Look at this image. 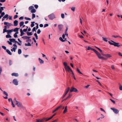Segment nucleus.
Segmentation results:
<instances>
[{
	"mask_svg": "<svg viewBox=\"0 0 122 122\" xmlns=\"http://www.w3.org/2000/svg\"><path fill=\"white\" fill-rule=\"evenodd\" d=\"M111 41L112 42H113V43H112L110 41H108V42L110 44L112 45H113L115 46H117L118 47H119L121 46V45H118L119 43H117L112 40H111Z\"/></svg>",
	"mask_w": 122,
	"mask_h": 122,
	"instance_id": "1",
	"label": "nucleus"
},
{
	"mask_svg": "<svg viewBox=\"0 0 122 122\" xmlns=\"http://www.w3.org/2000/svg\"><path fill=\"white\" fill-rule=\"evenodd\" d=\"M48 16L50 20H53L55 18L54 14L53 13H52L51 14L49 15Z\"/></svg>",
	"mask_w": 122,
	"mask_h": 122,
	"instance_id": "2",
	"label": "nucleus"
},
{
	"mask_svg": "<svg viewBox=\"0 0 122 122\" xmlns=\"http://www.w3.org/2000/svg\"><path fill=\"white\" fill-rule=\"evenodd\" d=\"M70 91V92H78L77 89L76 88H74L73 87H72L71 88Z\"/></svg>",
	"mask_w": 122,
	"mask_h": 122,
	"instance_id": "3",
	"label": "nucleus"
},
{
	"mask_svg": "<svg viewBox=\"0 0 122 122\" xmlns=\"http://www.w3.org/2000/svg\"><path fill=\"white\" fill-rule=\"evenodd\" d=\"M65 69L66 71H68L69 72L71 71L72 72L73 71L70 67L69 66H67L65 68Z\"/></svg>",
	"mask_w": 122,
	"mask_h": 122,
	"instance_id": "4",
	"label": "nucleus"
},
{
	"mask_svg": "<svg viewBox=\"0 0 122 122\" xmlns=\"http://www.w3.org/2000/svg\"><path fill=\"white\" fill-rule=\"evenodd\" d=\"M70 89V88L69 87H68L65 90V94L63 95L62 96V98H63L67 94L68 92H69Z\"/></svg>",
	"mask_w": 122,
	"mask_h": 122,
	"instance_id": "5",
	"label": "nucleus"
},
{
	"mask_svg": "<svg viewBox=\"0 0 122 122\" xmlns=\"http://www.w3.org/2000/svg\"><path fill=\"white\" fill-rule=\"evenodd\" d=\"M111 109L113 111V112L116 114H117L119 113V110L117 109L114 108H111Z\"/></svg>",
	"mask_w": 122,
	"mask_h": 122,
	"instance_id": "6",
	"label": "nucleus"
},
{
	"mask_svg": "<svg viewBox=\"0 0 122 122\" xmlns=\"http://www.w3.org/2000/svg\"><path fill=\"white\" fill-rule=\"evenodd\" d=\"M4 25H6L7 26L8 28H9L11 25H11V23L7 22H4Z\"/></svg>",
	"mask_w": 122,
	"mask_h": 122,
	"instance_id": "7",
	"label": "nucleus"
},
{
	"mask_svg": "<svg viewBox=\"0 0 122 122\" xmlns=\"http://www.w3.org/2000/svg\"><path fill=\"white\" fill-rule=\"evenodd\" d=\"M13 83L15 85H18V82L17 79H14L13 80Z\"/></svg>",
	"mask_w": 122,
	"mask_h": 122,
	"instance_id": "8",
	"label": "nucleus"
},
{
	"mask_svg": "<svg viewBox=\"0 0 122 122\" xmlns=\"http://www.w3.org/2000/svg\"><path fill=\"white\" fill-rule=\"evenodd\" d=\"M13 31V29L11 30H6L5 31V32H7V34H10L11 32Z\"/></svg>",
	"mask_w": 122,
	"mask_h": 122,
	"instance_id": "9",
	"label": "nucleus"
},
{
	"mask_svg": "<svg viewBox=\"0 0 122 122\" xmlns=\"http://www.w3.org/2000/svg\"><path fill=\"white\" fill-rule=\"evenodd\" d=\"M16 105L17 106L19 107L23 106L22 104L20 103V102L18 101H16Z\"/></svg>",
	"mask_w": 122,
	"mask_h": 122,
	"instance_id": "10",
	"label": "nucleus"
},
{
	"mask_svg": "<svg viewBox=\"0 0 122 122\" xmlns=\"http://www.w3.org/2000/svg\"><path fill=\"white\" fill-rule=\"evenodd\" d=\"M45 119L44 118L41 119H37L36 121L35 122H43L44 121V119Z\"/></svg>",
	"mask_w": 122,
	"mask_h": 122,
	"instance_id": "11",
	"label": "nucleus"
},
{
	"mask_svg": "<svg viewBox=\"0 0 122 122\" xmlns=\"http://www.w3.org/2000/svg\"><path fill=\"white\" fill-rule=\"evenodd\" d=\"M62 105H60V106L56 108V109H55L52 112L53 113H54L58 109H59V108H61L62 107Z\"/></svg>",
	"mask_w": 122,
	"mask_h": 122,
	"instance_id": "12",
	"label": "nucleus"
},
{
	"mask_svg": "<svg viewBox=\"0 0 122 122\" xmlns=\"http://www.w3.org/2000/svg\"><path fill=\"white\" fill-rule=\"evenodd\" d=\"M63 25L62 24L59 25H58V28L59 30L61 31L63 28Z\"/></svg>",
	"mask_w": 122,
	"mask_h": 122,
	"instance_id": "13",
	"label": "nucleus"
},
{
	"mask_svg": "<svg viewBox=\"0 0 122 122\" xmlns=\"http://www.w3.org/2000/svg\"><path fill=\"white\" fill-rule=\"evenodd\" d=\"M18 21L17 20H15L14 22V25L15 26H16L18 25Z\"/></svg>",
	"mask_w": 122,
	"mask_h": 122,
	"instance_id": "14",
	"label": "nucleus"
},
{
	"mask_svg": "<svg viewBox=\"0 0 122 122\" xmlns=\"http://www.w3.org/2000/svg\"><path fill=\"white\" fill-rule=\"evenodd\" d=\"M53 117L52 116H51L49 118H44L45 119H44V121H48L49 120L51 119Z\"/></svg>",
	"mask_w": 122,
	"mask_h": 122,
	"instance_id": "15",
	"label": "nucleus"
},
{
	"mask_svg": "<svg viewBox=\"0 0 122 122\" xmlns=\"http://www.w3.org/2000/svg\"><path fill=\"white\" fill-rule=\"evenodd\" d=\"M53 117L52 116H51L49 118H44L45 119H44V121H48L49 120L51 119Z\"/></svg>",
	"mask_w": 122,
	"mask_h": 122,
	"instance_id": "16",
	"label": "nucleus"
},
{
	"mask_svg": "<svg viewBox=\"0 0 122 122\" xmlns=\"http://www.w3.org/2000/svg\"><path fill=\"white\" fill-rule=\"evenodd\" d=\"M53 117L52 116H51L49 118H44L45 119H44V121H48L49 120L51 119Z\"/></svg>",
	"mask_w": 122,
	"mask_h": 122,
	"instance_id": "17",
	"label": "nucleus"
},
{
	"mask_svg": "<svg viewBox=\"0 0 122 122\" xmlns=\"http://www.w3.org/2000/svg\"><path fill=\"white\" fill-rule=\"evenodd\" d=\"M53 117L52 116H51L49 118H44L45 119H44V121H48L49 120L51 119Z\"/></svg>",
	"mask_w": 122,
	"mask_h": 122,
	"instance_id": "18",
	"label": "nucleus"
},
{
	"mask_svg": "<svg viewBox=\"0 0 122 122\" xmlns=\"http://www.w3.org/2000/svg\"><path fill=\"white\" fill-rule=\"evenodd\" d=\"M11 75L12 76H15L16 77H17L18 76V74L17 73H13L11 74Z\"/></svg>",
	"mask_w": 122,
	"mask_h": 122,
	"instance_id": "19",
	"label": "nucleus"
},
{
	"mask_svg": "<svg viewBox=\"0 0 122 122\" xmlns=\"http://www.w3.org/2000/svg\"><path fill=\"white\" fill-rule=\"evenodd\" d=\"M7 28V26L6 25L4 26V28L3 30V33H5V31L6 30Z\"/></svg>",
	"mask_w": 122,
	"mask_h": 122,
	"instance_id": "20",
	"label": "nucleus"
},
{
	"mask_svg": "<svg viewBox=\"0 0 122 122\" xmlns=\"http://www.w3.org/2000/svg\"><path fill=\"white\" fill-rule=\"evenodd\" d=\"M38 60L40 64H43L44 63V61L42 60L40 58H39Z\"/></svg>",
	"mask_w": 122,
	"mask_h": 122,
	"instance_id": "21",
	"label": "nucleus"
},
{
	"mask_svg": "<svg viewBox=\"0 0 122 122\" xmlns=\"http://www.w3.org/2000/svg\"><path fill=\"white\" fill-rule=\"evenodd\" d=\"M20 36H22L23 35L25 34V33L23 32L22 29H21L20 30Z\"/></svg>",
	"mask_w": 122,
	"mask_h": 122,
	"instance_id": "22",
	"label": "nucleus"
},
{
	"mask_svg": "<svg viewBox=\"0 0 122 122\" xmlns=\"http://www.w3.org/2000/svg\"><path fill=\"white\" fill-rule=\"evenodd\" d=\"M103 55L109 58L112 57V56L109 54H106Z\"/></svg>",
	"mask_w": 122,
	"mask_h": 122,
	"instance_id": "23",
	"label": "nucleus"
},
{
	"mask_svg": "<svg viewBox=\"0 0 122 122\" xmlns=\"http://www.w3.org/2000/svg\"><path fill=\"white\" fill-rule=\"evenodd\" d=\"M6 52L7 53L10 55H11L12 54V53L8 49H7L6 50Z\"/></svg>",
	"mask_w": 122,
	"mask_h": 122,
	"instance_id": "24",
	"label": "nucleus"
},
{
	"mask_svg": "<svg viewBox=\"0 0 122 122\" xmlns=\"http://www.w3.org/2000/svg\"><path fill=\"white\" fill-rule=\"evenodd\" d=\"M9 40L11 42L14 43L15 41V39H11V38H10L9 39Z\"/></svg>",
	"mask_w": 122,
	"mask_h": 122,
	"instance_id": "25",
	"label": "nucleus"
},
{
	"mask_svg": "<svg viewBox=\"0 0 122 122\" xmlns=\"http://www.w3.org/2000/svg\"><path fill=\"white\" fill-rule=\"evenodd\" d=\"M27 35L28 36H30L32 35H33V34L32 32H27Z\"/></svg>",
	"mask_w": 122,
	"mask_h": 122,
	"instance_id": "26",
	"label": "nucleus"
},
{
	"mask_svg": "<svg viewBox=\"0 0 122 122\" xmlns=\"http://www.w3.org/2000/svg\"><path fill=\"white\" fill-rule=\"evenodd\" d=\"M8 16L9 15L8 14H6L3 17L4 18H6V20H7L8 19Z\"/></svg>",
	"mask_w": 122,
	"mask_h": 122,
	"instance_id": "27",
	"label": "nucleus"
},
{
	"mask_svg": "<svg viewBox=\"0 0 122 122\" xmlns=\"http://www.w3.org/2000/svg\"><path fill=\"white\" fill-rule=\"evenodd\" d=\"M31 24L30 26L31 27H33L35 25V24H34V23H35V22L33 21L32 22H31Z\"/></svg>",
	"mask_w": 122,
	"mask_h": 122,
	"instance_id": "28",
	"label": "nucleus"
},
{
	"mask_svg": "<svg viewBox=\"0 0 122 122\" xmlns=\"http://www.w3.org/2000/svg\"><path fill=\"white\" fill-rule=\"evenodd\" d=\"M25 46H31V44L29 42H28V43L27 44V43H25Z\"/></svg>",
	"mask_w": 122,
	"mask_h": 122,
	"instance_id": "29",
	"label": "nucleus"
},
{
	"mask_svg": "<svg viewBox=\"0 0 122 122\" xmlns=\"http://www.w3.org/2000/svg\"><path fill=\"white\" fill-rule=\"evenodd\" d=\"M36 10L34 8L33 9L31 10V13H35L36 12Z\"/></svg>",
	"mask_w": 122,
	"mask_h": 122,
	"instance_id": "30",
	"label": "nucleus"
},
{
	"mask_svg": "<svg viewBox=\"0 0 122 122\" xmlns=\"http://www.w3.org/2000/svg\"><path fill=\"white\" fill-rule=\"evenodd\" d=\"M24 23V22L23 21H21L20 23V27H21L22 26Z\"/></svg>",
	"mask_w": 122,
	"mask_h": 122,
	"instance_id": "31",
	"label": "nucleus"
},
{
	"mask_svg": "<svg viewBox=\"0 0 122 122\" xmlns=\"http://www.w3.org/2000/svg\"><path fill=\"white\" fill-rule=\"evenodd\" d=\"M6 37L7 38H11L12 37L10 34H7L6 36Z\"/></svg>",
	"mask_w": 122,
	"mask_h": 122,
	"instance_id": "32",
	"label": "nucleus"
},
{
	"mask_svg": "<svg viewBox=\"0 0 122 122\" xmlns=\"http://www.w3.org/2000/svg\"><path fill=\"white\" fill-rule=\"evenodd\" d=\"M63 64L65 66V68L67 66H67V63L66 62H64L63 63Z\"/></svg>",
	"mask_w": 122,
	"mask_h": 122,
	"instance_id": "33",
	"label": "nucleus"
},
{
	"mask_svg": "<svg viewBox=\"0 0 122 122\" xmlns=\"http://www.w3.org/2000/svg\"><path fill=\"white\" fill-rule=\"evenodd\" d=\"M20 28H15L13 30V31L15 32L18 31V30Z\"/></svg>",
	"mask_w": 122,
	"mask_h": 122,
	"instance_id": "34",
	"label": "nucleus"
},
{
	"mask_svg": "<svg viewBox=\"0 0 122 122\" xmlns=\"http://www.w3.org/2000/svg\"><path fill=\"white\" fill-rule=\"evenodd\" d=\"M22 52V51L21 49H19L18 50V53L19 54H20Z\"/></svg>",
	"mask_w": 122,
	"mask_h": 122,
	"instance_id": "35",
	"label": "nucleus"
},
{
	"mask_svg": "<svg viewBox=\"0 0 122 122\" xmlns=\"http://www.w3.org/2000/svg\"><path fill=\"white\" fill-rule=\"evenodd\" d=\"M34 7L32 6H30L29 8V10H31L32 9L34 8Z\"/></svg>",
	"mask_w": 122,
	"mask_h": 122,
	"instance_id": "36",
	"label": "nucleus"
},
{
	"mask_svg": "<svg viewBox=\"0 0 122 122\" xmlns=\"http://www.w3.org/2000/svg\"><path fill=\"white\" fill-rule=\"evenodd\" d=\"M59 39L62 42H64L65 41V40H63L61 37H60Z\"/></svg>",
	"mask_w": 122,
	"mask_h": 122,
	"instance_id": "37",
	"label": "nucleus"
},
{
	"mask_svg": "<svg viewBox=\"0 0 122 122\" xmlns=\"http://www.w3.org/2000/svg\"><path fill=\"white\" fill-rule=\"evenodd\" d=\"M92 50L97 55L98 54V53H99L98 51H97L96 50L94 49H92Z\"/></svg>",
	"mask_w": 122,
	"mask_h": 122,
	"instance_id": "38",
	"label": "nucleus"
},
{
	"mask_svg": "<svg viewBox=\"0 0 122 122\" xmlns=\"http://www.w3.org/2000/svg\"><path fill=\"white\" fill-rule=\"evenodd\" d=\"M102 38L103 39V41L106 42H107V38L102 37Z\"/></svg>",
	"mask_w": 122,
	"mask_h": 122,
	"instance_id": "39",
	"label": "nucleus"
},
{
	"mask_svg": "<svg viewBox=\"0 0 122 122\" xmlns=\"http://www.w3.org/2000/svg\"><path fill=\"white\" fill-rule=\"evenodd\" d=\"M4 9L3 8V7H1L0 8V14L1 13V12L2 11V10H4Z\"/></svg>",
	"mask_w": 122,
	"mask_h": 122,
	"instance_id": "40",
	"label": "nucleus"
},
{
	"mask_svg": "<svg viewBox=\"0 0 122 122\" xmlns=\"http://www.w3.org/2000/svg\"><path fill=\"white\" fill-rule=\"evenodd\" d=\"M31 37H30L24 36V39H27L30 38Z\"/></svg>",
	"mask_w": 122,
	"mask_h": 122,
	"instance_id": "41",
	"label": "nucleus"
},
{
	"mask_svg": "<svg viewBox=\"0 0 122 122\" xmlns=\"http://www.w3.org/2000/svg\"><path fill=\"white\" fill-rule=\"evenodd\" d=\"M76 70L80 74H82V73L79 70L78 68Z\"/></svg>",
	"mask_w": 122,
	"mask_h": 122,
	"instance_id": "42",
	"label": "nucleus"
},
{
	"mask_svg": "<svg viewBox=\"0 0 122 122\" xmlns=\"http://www.w3.org/2000/svg\"><path fill=\"white\" fill-rule=\"evenodd\" d=\"M36 28L35 27H34L33 28V29L32 30V32H34V31H35L36 32Z\"/></svg>",
	"mask_w": 122,
	"mask_h": 122,
	"instance_id": "43",
	"label": "nucleus"
},
{
	"mask_svg": "<svg viewBox=\"0 0 122 122\" xmlns=\"http://www.w3.org/2000/svg\"><path fill=\"white\" fill-rule=\"evenodd\" d=\"M95 47L96 48H97L100 51V52L101 53H102V51L101 49H100L99 48H98L97 47H96V46Z\"/></svg>",
	"mask_w": 122,
	"mask_h": 122,
	"instance_id": "44",
	"label": "nucleus"
},
{
	"mask_svg": "<svg viewBox=\"0 0 122 122\" xmlns=\"http://www.w3.org/2000/svg\"><path fill=\"white\" fill-rule=\"evenodd\" d=\"M97 56L98 58L100 59V57H101V55L99 53H98V54H97Z\"/></svg>",
	"mask_w": 122,
	"mask_h": 122,
	"instance_id": "45",
	"label": "nucleus"
},
{
	"mask_svg": "<svg viewBox=\"0 0 122 122\" xmlns=\"http://www.w3.org/2000/svg\"><path fill=\"white\" fill-rule=\"evenodd\" d=\"M9 65L10 66H11L12 65V61L11 60H9Z\"/></svg>",
	"mask_w": 122,
	"mask_h": 122,
	"instance_id": "46",
	"label": "nucleus"
},
{
	"mask_svg": "<svg viewBox=\"0 0 122 122\" xmlns=\"http://www.w3.org/2000/svg\"><path fill=\"white\" fill-rule=\"evenodd\" d=\"M25 19L27 20H31V19L29 18H28L26 17H25L24 18Z\"/></svg>",
	"mask_w": 122,
	"mask_h": 122,
	"instance_id": "47",
	"label": "nucleus"
},
{
	"mask_svg": "<svg viewBox=\"0 0 122 122\" xmlns=\"http://www.w3.org/2000/svg\"><path fill=\"white\" fill-rule=\"evenodd\" d=\"M94 49L92 48H91L90 46H88L87 48V50H90L93 51L92 49Z\"/></svg>",
	"mask_w": 122,
	"mask_h": 122,
	"instance_id": "48",
	"label": "nucleus"
},
{
	"mask_svg": "<svg viewBox=\"0 0 122 122\" xmlns=\"http://www.w3.org/2000/svg\"><path fill=\"white\" fill-rule=\"evenodd\" d=\"M36 17V15H35L33 13L32 14V19H34V18H35Z\"/></svg>",
	"mask_w": 122,
	"mask_h": 122,
	"instance_id": "49",
	"label": "nucleus"
},
{
	"mask_svg": "<svg viewBox=\"0 0 122 122\" xmlns=\"http://www.w3.org/2000/svg\"><path fill=\"white\" fill-rule=\"evenodd\" d=\"M61 17L63 19H64V14H61Z\"/></svg>",
	"mask_w": 122,
	"mask_h": 122,
	"instance_id": "50",
	"label": "nucleus"
},
{
	"mask_svg": "<svg viewBox=\"0 0 122 122\" xmlns=\"http://www.w3.org/2000/svg\"><path fill=\"white\" fill-rule=\"evenodd\" d=\"M72 76H73V78H74V79L75 80H76V78H75V76H74V73H73V71L72 72Z\"/></svg>",
	"mask_w": 122,
	"mask_h": 122,
	"instance_id": "51",
	"label": "nucleus"
},
{
	"mask_svg": "<svg viewBox=\"0 0 122 122\" xmlns=\"http://www.w3.org/2000/svg\"><path fill=\"white\" fill-rule=\"evenodd\" d=\"M100 59H101L102 60H106L107 58H105L103 57L102 56L101 57H100Z\"/></svg>",
	"mask_w": 122,
	"mask_h": 122,
	"instance_id": "52",
	"label": "nucleus"
},
{
	"mask_svg": "<svg viewBox=\"0 0 122 122\" xmlns=\"http://www.w3.org/2000/svg\"><path fill=\"white\" fill-rule=\"evenodd\" d=\"M28 40H27L26 41V42H30L31 41V39H30V38L28 39Z\"/></svg>",
	"mask_w": 122,
	"mask_h": 122,
	"instance_id": "53",
	"label": "nucleus"
},
{
	"mask_svg": "<svg viewBox=\"0 0 122 122\" xmlns=\"http://www.w3.org/2000/svg\"><path fill=\"white\" fill-rule=\"evenodd\" d=\"M3 92L4 94H5L6 96H8V93L6 92L5 91H3Z\"/></svg>",
	"mask_w": 122,
	"mask_h": 122,
	"instance_id": "54",
	"label": "nucleus"
},
{
	"mask_svg": "<svg viewBox=\"0 0 122 122\" xmlns=\"http://www.w3.org/2000/svg\"><path fill=\"white\" fill-rule=\"evenodd\" d=\"M0 14H1V15L2 17H3L5 15V13L4 12H1Z\"/></svg>",
	"mask_w": 122,
	"mask_h": 122,
	"instance_id": "55",
	"label": "nucleus"
},
{
	"mask_svg": "<svg viewBox=\"0 0 122 122\" xmlns=\"http://www.w3.org/2000/svg\"><path fill=\"white\" fill-rule=\"evenodd\" d=\"M41 31L40 29H38L37 31V33L38 34H39L41 33Z\"/></svg>",
	"mask_w": 122,
	"mask_h": 122,
	"instance_id": "56",
	"label": "nucleus"
},
{
	"mask_svg": "<svg viewBox=\"0 0 122 122\" xmlns=\"http://www.w3.org/2000/svg\"><path fill=\"white\" fill-rule=\"evenodd\" d=\"M7 42L9 43V44L10 45H11L12 44V42H10V41H7Z\"/></svg>",
	"mask_w": 122,
	"mask_h": 122,
	"instance_id": "57",
	"label": "nucleus"
},
{
	"mask_svg": "<svg viewBox=\"0 0 122 122\" xmlns=\"http://www.w3.org/2000/svg\"><path fill=\"white\" fill-rule=\"evenodd\" d=\"M71 9L72 10L74 11H75V7H72L71 8Z\"/></svg>",
	"mask_w": 122,
	"mask_h": 122,
	"instance_id": "58",
	"label": "nucleus"
},
{
	"mask_svg": "<svg viewBox=\"0 0 122 122\" xmlns=\"http://www.w3.org/2000/svg\"><path fill=\"white\" fill-rule=\"evenodd\" d=\"M67 109H65L64 110V111L63 112V114L65 113L66 112H67Z\"/></svg>",
	"mask_w": 122,
	"mask_h": 122,
	"instance_id": "59",
	"label": "nucleus"
},
{
	"mask_svg": "<svg viewBox=\"0 0 122 122\" xmlns=\"http://www.w3.org/2000/svg\"><path fill=\"white\" fill-rule=\"evenodd\" d=\"M2 47L5 50H6L7 49H6V47L4 46H2Z\"/></svg>",
	"mask_w": 122,
	"mask_h": 122,
	"instance_id": "60",
	"label": "nucleus"
},
{
	"mask_svg": "<svg viewBox=\"0 0 122 122\" xmlns=\"http://www.w3.org/2000/svg\"><path fill=\"white\" fill-rule=\"evenodd\" d=\"M18 17V16L17 15H15V16H14V18L15 19H16Z\"/></svg>",
	"mask_w": 122,
	"mask_h": 122,
	"instance_id": "61",
	"label": "nucleus"
},
{
	"mask_svg": "<svg viewBox=\"0 0 122 122\" xmlns=\"http://www.w3.org/2000/svg\"><path fill=\"white\" fill-rule=\"evenodd\" d=\"M48 26V24H45L44 25V27L45 28Z\"/></svg>",
	"mask_w": 122,
	"mask_h": 122,
	"instance_id": "62",
	"label": "nucleus"
},
{
	"mask_svg": "<svg viewBox=\"0 0 122 122\" xmlns=\"http://www.w3.org/2000/svg\"><path fill=\"white\" fill-rule=\"evenodd\" d=\"M119 88L120 90H122V86L121 85L119 86Z\"/></svg>",
	"mask_w": 122,
	"mask_h": 122,
	"instance_id": "63",
	"label": "nucleus"
},
{
	"mask_svg": "<svg viewBox=\"0 0 122 122\" xmlns=\"http://www.w3.org/2000/svg\"><path fill=\"white\" fill-rule=\"evenodd\" d=\"M34 7L36 9H37L38 7V5H34Z\"/></svg>",
	"mask_w": 122,
	"mask_h": 122,
	"instance_id": "64",
	"label": "nucleus"
}]
</instances>
